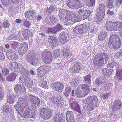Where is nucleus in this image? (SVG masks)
<instances>
[{
  "instance_id": "c9c22d12",
  "label": "nucleus",
  "mask_w": 122,
  "mask_h": 122,
  "mask_svg": "<svg viewBox=\"0 0 122 122\" xmlns=\"http://www.w3.org/2000/svg\"><path fill=\"white\" fill-rule=\"evenodd\" d=\"M75 2L74 8H78L82 7V4L79 1L76 0Z\"/></svg>"
},
{
  "instance_id": "39448f33",
  "label": "nucleus",
  "mask_w": 122,
  "mask_h": 122,
  "mask_svg": "<svg viewBox=\"0 0 122 122\" xmlns=\"http://www.w3.org/2000/svg\"><path fill=\"white\" fill-rule=\"evenodd\" d=\"M41 59L46 64L51 63L53 60L51 53L49 51L45 50L42 52Z\"/></svg>"
},
{
  "instance_id": "20e7f679",
  "label": "nucleus",
  "mask_w": 122,
  "mask_h": 122,
  "mask_svg": "<svg viewBox=\"0 0 122 122\" xmlns=\"http://www.w3.org/2000/svg\"><path fill=\"white\" fill-rule=\"evenodd\" d=\"M106 28L109 31H120L122 29V22H114L111 21H107L106 23Z\"/></svg>"
},
{
  "instance_id": "ea45409f",
  "label": "nucleus",
  "mask_w": 122,
  "mask_h": 122,
  "mask_svg": "<svg viewBox=\"0 0 122 122\" xmlns=\"http://www.w3.org/2000/svg\"><path fill=\"white\" fill-rule=\"evenodd\" d=\"M10 23L8 20H6L2 23V26L5 28H8L10 26Z\"/></svg>"
},
{
  "instance_id": "13d9d810",
  "label": "nucleus",
  "mask_w": 122,
  "mask_h": 122,
  "mask_svg": "<svg viewBox=\"0 0 122 122\" xmlns=\"http://www.w3.org/2000/svg\"><path fill=\"white\" fill-rule=\"evenodd\" d=\"M4 94L3 91L0 93V100H2L4 98Z\"/></svg>"
},
{
  "instance_id": "2eb2a0df",
  "label": "nucleus",
  "mask_w": 122,
  "mask_h": 122,
  "mask_svg": "<svg viewBox=\"0 0 122 122\" xmlns=\"http://www.w3.org/2000/svg\"><path fill=\"white\" fill-rule=\"evenodd\" d=\"M16 66L15 67L16 69V70H14V71L15 72L22 73V72H24L25 70V69L22 64L16 62Z\"/></svg>"
},
{
  "instance_id": "8fccbe9b",
  "label": "nucleus",
  "mask_w": 122,
  "mask_h": 122,
  "mask_svg": "<svg viewBox=\"0 0 122 122\" xmlns=\"http://www.w3.org/2000/svg\"><path fill=\"white\" fill-rule=\"evenodd\" d=\"M54 9V8L53 6H51L46 11L48 15L51 14V13L53 12Z\"/></svg>"
},
{
  "instance_id": "f257e3e1",
  "label": "nucleus",
  "mask_w": 122,
  "mask_h": 122,
  "mask_svg": "<svg viewBox=\"0 0 122 122\" xmlns=\"http://www.w3.org/2000/svg\"><path fill=\"white\" fill-rule=\"evenodd\" d=\"M18 100V102H17L14 106L16 111L18 112H20V115L22 117L25 118H30V114L29 111H25L24 112H23L26 106L23 99L19 98Z\"/></svg>"
},
{
  "instance_id": "6ab92c4d",
  "label": "nucleus",
  "mask_w": 122,
  "mask_h": 122,
  "mask_svg": "<svg viewBox=\"0 0 122 122\" xmlns=\"http://www.w3.org/2000/svg\"><path fill=\"white\" fill-rule=\"evenodd\" d=\"M31 32L28 29H24L23 30V36L25 39H27L30 37L31 35Z\"/></svg>"
},
{
  "instance_id": "09e8293b",
  "label": "nucleus",
  "mask_w": 122,
  "mask_h": 122,
  "mask_svg": "<svg viewBox=\"0 0 122 122\" xmlns=\"http://www.w3.org/2000/svg\"><path fill=\"white\" fill-rule=\"evenodd\" d=\"M9 70L8 69L5 68L3 69L2 73L4 76H7L9 75Z\"/></svg>"
},
{
  "instance_id": "a878e982",
  "label": "nucleus",
  "mask_w": 122,
  "mask_h": 122,
  "mask_svg": "<svg viewBox=\"0 0 122 122\" xmlns=\"http://www.w3.org/2000/svg\"><path fill=\"white\" fill-rule=\"evenodd\" d=\"M95 0H85V3L89 7H91L95 4Z\"/></svg>"
},
{
  "instance_id": "ddd939ff",
  "label": "nucleus",
  "mask_w": 122,
  "mask_h": 122,
  "mask_svg": "<svg viewBox=\"0 0 122 122\" xmlns=\"http://www.w3.org/2000/svg\"><path fill=\"white\" fill-rule=\"evenodd\" d=\"M78 87H81L82 89L83 90L84 96L86 95L90 92V87L87 84L80 85H79Z\"/></svg>"
},
{
  "instance_id": "2f4dec72",
  "label": "nucleus",
  "mask_w": 122,
  "mask_h": 122,
  "mask_svg": "<svg viewBox=\"0 0 122 122\" xmlns=\"http://www.w3.org/2000/svg\"><path fill=\"white\" fill-rule=\"evenodd\" d=\"M30 101L32 103H33L34 105H38L40 101L38 97H33V98H31Z\"/></svg>"
},
{
  "instance_id": "680f3d73",
  "label": "nucleus",
  "mask_w": 122,
  "mask_h": 122,
  "mask_svg": "<svg viewBox=\"0 0 122 122\" xmlns=\"http://www.w3.org/2000/svg\"><path fill=\"white\" fill-rule=\"evenodd\" d=\"M101 35H102L100 34V35L99 36L98 38L100 41H103L105 37H103L102 36H101Z\"/></svg>"
},
{
  "instance_id": "864d4df0",
  "label": "nucleus",
  "mask_w": 122,
  "mask_h": 122,
  "mask_svg": "<svg viewBox=\"0 0 122 122\" xmlns=\"http://www.w3.org/2000/svg\"><path fill=\"white\" fill-rule=\"evenodd\" d=\"M115 56L119 58L122 56V49L119 52H118L115 54Z\"/></svg>"
},
{
  "instance_id": "c85d7f7f",
  "label": "nucleus",
  "mask_w": 122,
  "mask_h": 122,
  "mask_svg": "<svg viewBox=\"0 0 122 122\" xmlns=\"http://www.w3.org/2000/svg\"><path fill=\"white\" fill-rule=\"evenodd\" d=\"M76 0H69L67 2V6L71 8H74Z\"/></svg>"
},
{
  "instance_id": "58836bf2",
  "label": "nucleus",
  "mask_w": 122,
  "mask_h": 122,
  "mask_svg": "<svg viewBox=\"0 0 122 122\" xmlns=\"http://www.w3.org/2000/svg\"><path fill=\"white\" fill-rule=\"evenodd\" d=\"M51 67L50 66H42L40 67V68H42L44 71L45 73L49 72L51 70Z\"/></svg>"
},
{
  "instance_id": "473e14b6",
  "label": "nucleus",
  "mask_w": 122,
  "mask_h": 122,
  "mask_svg": "<svg viewBox=\"0 0 122 122\" xmlns=\"http://www.w3.org/2000/svg\"><path fill=\"white\" fill-rule=\"evenodd\" d=\"M113 0H108L107 3V8L109 9L112 8L113 6Z\"/></svg>"
},
{
  "instance_id": "5fc2aeb1",
  "label": "nucleus",
  "mask_w": 122,
  "mask_h": 122,
  "mask_svg": "<svg viewBox=\"0 0 122 122\" xmlns=\"http://www.w3.org/2000/svg\"><path fill=\"white\" fill-rule=\"evenodd\" d=\"M115 63L113 62H110L108 65L107 67L109 68H113L114 67Z\"/></svg>"
},
{
  "instance_id": "bb28decb",
  "label": "nucleus",
  "mask_w": 122,
  "mask_h": 122,
  "mask_svg": "<svg viewBox=\"0 0 122 122\" xmlns=\"http://www.w3.org/2000/svg\"><path fill=\"white\" fill-rule=\"evenodd\" d=\"M25 86L26 87L30 88L32 86L33 82L30 78H27L25 80Z\"/></svg>"
},
{
  "instance_id": "f8f14e48",
  "label": "nucleus",
  "mask_w": 122,
  "mask_h": 122,
  "mask_svg": "<svg viewBox=\"0 0 122 122\" xmlns=\"http://www.w3.org/2000/svg\"><path fill=\"white\" fill-rule=\"evenodd\" d=\"M66 117L67 122H75L74 114L71 111H68L66 113Z\"/></svg>"
},
{
  "instance_id": "e433bc0d",
  "label": "nucleus",
  "mask_w": 122,
  "mask_h": 122,
  "mask_svg": "<svg viewBox=\"0 0 122 122\" xmlns=\"http://www.w3.org/2000/svg\"><path fill=\"white\" fill-rule=\"evenodd\" d=\"M114 104L116 105L118 109H120L122 106V104L121 101L118 100H116L114 101Z\"/></svg>"
},
{
  "instance_id": "c03bdc74",
  "label": "nucleus",
  "mask_w": 122,
  "mask_h": 122,
  "mask_svg": "<svg viewBox=\"0 0 122 122\" xmlns=\"http://www.w3.org/2000/svg\"><path fill=\"white\" fill-rule=\"evenodd\" d=\"M91 75L89 74L84 77L85 81H87V83L89 84H90L91 83Z\"/></svg>"
},
{
  "instance_id": "79ce46f5",
  "label": "nucleus",
  "mask_w": 122,
  "mask_h": 122,
  "mask_svg": "<svg viewBox=\"0 0 122 122\" xmlns=\"http://www.w3.org/2000/svg\"><path fill=\"white\" fill-rule=\"evenodd\" d=\"M35 13V12L31 10L30 11H27L25 13V18H27L30 17L32 14Z\"/></svg>"
},
{
  "instance_id": "37998d69",
  "label": "nucleus",
  "mask_w": 122,
  "mask_h": 122,
  "mask_svg": "<svg viewBox=\"0 0 122 122\" xmlns=\"http://www.w3.org/2000/svg\"><path fill=\"white\" fill-rule=\"evenodd\" d=\"M14 90L15 92H19L21 90V84H17L15 85V86Z\"/></svg>"
},
{
  "instance_id": "4c0bfd02",
  "label": "nucleus",
  "mask_w": 122,
  "mask_h": 122,
  "mask_svg": "<svg viewBox=\"0 0 122 122\" xmlns=\"http://www.w3.org/2000/svg\"><path fill=\"white\" fill-rule=\"evenodd\" d=\"M91 12L89 10H85L83 13V17L85 19H87L90 15Z\"/></svg>"
},
{
  "instance_id": "412c9836",
  "label": "nucleus",
  "mask_w": 122,
  "mask_h": 122,
  "mask_svg": "<svg viewBox=\"0 0 122 122\" xmlns=\"http://www.w3.org/2000/svg\"><path fill=\"white\" fill-rule=\"evenodd\" d=\"M99 13L101 14H104L105 11V6L102 3H101L99 4Z\"/></svg>"
},
{
  "instance_id": "1a4fd4ad",
  "label": "nucleus",
  "mask_w": 122,
  "mask_h": 122,
  "mask_svg": "<svg viewBox=\"0 0 122 122\" xmlns=\"http://www.w3.org/2000/svg\"><path fill=\"white\" fill-rule=\"evenodd\" d=\"M28 47V45L27 43L25 42L21 43L18 51L19 54L22 55L25 53L27 51Z\"/></svg>"
},
{
  "instance_id": "a211bd4d",
  "label": "nucleus",
  "mask_w": 122,
  "mask_h": 122,
  "mask_svg": "<svg viewBox=\"0 0 122 122\" xmlns=\"http://www.w3.org/2000/svg\"><path fill=\"white\" fill-rule=\"evenodd\" d=\"M116 75L117 79L120 80H122V69H119L118 67H116Z\"/></svg>"
},
{
  "instance_id": "4d7b16f0",
  "label": "nucleus",
  "mask_w": 122,
  "mask_h": 122,
  "mask_svg": "<svg viewBox=\"0 0 122 122\" xmlns=\"http://www.w3.org/2000/svg\"><path fill=\"white\" fill-rule=\"evenodd\" d=\"M81 70V67L79 65H78L77 66V67H76V68L75 69V73H78L79 72V71H80Z\"/></svg>"
},
{
  "instance_id": "f704fd0d",
  "label": "nucleus",
  "mask_w": 122,
  "mask_h": 122,
  "mask_svg": "<svg viewBox=\"0 0 122 122\" xmlns=\"http://www.w3.org/2000/svg\"><path fill=\"white\" fill-rule=\"evenodd\" d=\"M71 88L69 87H67L65 89L64 95L66 97H68L69 96L71 92Z\"/></svg>"
},
{
  "instance_id": "0eeeda50",
  "label": "nucleus",
  "mask_w": 122,
  "mask_h": 122,
  "mask_svg": "<svg viewBox=\"0 0 122 122\" xmlns=\"http://www.w3.org/2000/svg\"><path fill=\"white\" fill-rule=\"evenodd\" d=\"M41 117L46 120H48L52 116V112L47 109L42 108L41 109L40 112Z\"/></svg>"
},
{
  "instance_id": "de8ad7c7",
  "label": "nucleus",
  "mask_w": 122,
  "mask_h": 122,
  "mask_svg": "<svg viewBox=\"0 0 122 122\" xmlns=\"http://www.w3.org/2000/svg\"><path fill=\"white\" fill-rule=\"evenodd\" d=\"M84 11V10L82 9H79L78 11V15H79L78 17L79 18L83 16Z\"/></svg>"
},
{
  "instance_id": "603ef678",
  "label": "nucleus",
  "mask_w": 122,
  "mask_h": 122,
  "mask_svg": "<svg viewBox=\"0 0 122 122\" xmlns=\"http://www.w3.org/2000/svg\"><path fill=\"white\" fill-rule=\"evenodd\" d=\"M31 25L30 23L27 20L24 21L23 25L27 27H29Z\"/></svg>"
},
{
  "instance_id": "cd10ccee",
  "label": "nucleus",
  "mask_w": 122,
  "mask_h": 122,
  "mask_svg": "<svg viewBox=\"0 0 122 122\" xmlns=\"http://www.w3.org/2000/svg\"><path fill=\"white\" fill-rule=\"evenodd\" d=\"M37 73L39 77L41 78L45 74L44 71L42 68L39 67L37 70Z\"/></svg>"
},
{
  "instance_id": "393cba45",
  "label": "nucleus",
  "mask_w": 122,
  "mask_h": 122,
  "mask_svg": "<svg viewBox=\"0 0 122 122\" xmlns=\"http://www.w3.org/2000/svg\"><path fill=\"white\" fill-rule=\"evenodd\" d=\"M76 97L78 98H81L85 96H84V95H83L82 91L80 90V87H78L76 90Z\"/></svg>"
},
{
  "instance_id": "a19ab883",
  "label": "nucleus",
  "mask_w": 122,
  "mask_h": 122,
  "mask_svg": "<svg viewBox=\"0 0 122 122\" xmlns=\"http://www.w3.org/2000/svg\"><path fill=\"white\" fill-rule=\"evenodd\" d=\"M13 96L11 95L7 96V101L9 104H11L13 103L14 99L13 98Z\"/></svg>"
},
{
  "instance_id": "b1692460",
  "label": "nucleus",
  "mask_w": 122,
  "mask_h": 122,
  "mask_svg": "<svg viewBox=\"0 0 122 122\" xmlns=\"http://www.w3.org/2000/svg\"><path fill=\"white\" fill-rule=\"evenodd\" d=\"M60 42L63 44H64L67 42L68 39L66 35L64 34H61L60 35Z\"/></svg>"
},
{
  "instance_id": "dca6fc26",
  "label": "nucleus",
  "mask_w": 122,
  "mask_h": 122,
  "mask_svg": "<svg viewBox=\"0 0 122 122\" xmlns=\"http://www.w3.org/2000/svg\"><path fill=\"white\" fill-rule=\"evenodd\" d=\"M63 116L59 113H57L55 115L53 118L55 122H62Z\"/></svg>"
},
{
  "instance_id": "5701e85b",
  "label": "nucleus",
  "mask_w": 122,
  "mask_h": 122,
  "mask_svg": "<svg viewBox=\"0 0 122 122\" xmlns=\"http://www.w3.org/2000/svg\"><path fill=\"white\" fill-rule=\"evenodd\" d=\"M51 39L50 40L51 43L52 47H53L57 45V39L55 37L53 36L52 35L50 36Z\"/></svg>"
},
{
  "instance_id": "6e6552de",
  "label": "nucleus",
  "mask_w": 122,
  "mask_h": 122,
  "mask_svg": "<svg viewBox=\"0 0 122 122\" xmlns=\"http://www.w3.org/2000/svg\"><path fill=\"white\" fill-rule=\"evenodd\" d=\"M52 88L54 91L61 92L63 90L64 86L63 84L61 82H55L51 84Z\"/></svg>"
},
{
  "instance_id": "4468645a",
  "label": "nucleus",
  "mask_w": 122,
  "mask_h": 122,
  "mask_svg": "<svg viewBox=\"0 0 122 122\" xmlns=\"http://www.w3.org/2000/svg\"><path fill=\"white\" fill-rule=\"evenodd\" d=\"M71 106L72 108L74 110L79 113H81V111L78 104L76 102H73L71 103Z\"/></svg>"
},
{
  "instance_id": "9d476101",
  "label": "nucleus",
  "mask_w": 122,
  "mask_h": 122,
  "mask_svg": "<svg viewBox=\"0 0 122 122\" xmlns=\"http://www.w3.org/2000/svg\"><path fill=\"white\" fill-rule=\"evenodd\" d=\"M39 56L37 55H33L32 56L27 57L26 60L28 62H30L31 64L34 65L36 64L38 61V59Z\"/></svg>"
},
{
  "instance_id": "e2e57ef3",
  "label": "nucleus",
  "mask_w": 122,
  "mask_h": 122,
  "mask_svg": "<svg viewBox=\"0 0 122 122\" xmlns=\"http://www.w3.org/2000/svg\"><path fill=\"white\" fill-rule=\"evenodd\" d=\"M116 105L114 104V105H113L112 106V111H116L117 109H118L116 107H117Z\"/></svg>"
},
{
  "instance_id": "3c124183",
  "label": "nucleus",
  "mask_w": 122,
  "mask_h": 122,
  "mask_svg": "<svg viewBox=\"0 0 122 122\" xmlns=\"http://www.w3.org/2000/svg\"><path fill=\"white\" fill-rule=\"evenodd\" d=\"M95 97L94 96H91L87 99V100L90 101L91 103L92 104L93 102L95 101Z\"/></svg>"
},
{
  "instance_id": "4be33fe9",
  "label": "nucleus",
  "mask_w": 122,
  "mask_h": 122,
  "mask_svg": "<svg viewBox=\"0 0 122 122\" xmlns=\"http://www.w3.org/2000/svg\"><path fill=\"white\" fill-rule=\"evenodd\" d=\"M62 54L63 57L65 58H68L69 57L70 55L71 54L70 53L69 50L67 48L64 49L63 50Z\"/></svg>"
},
{
  "instance_id": "bf43d9fd",
  "label": "nucleus",
  "mask_w": 122,
  "mask_h": 122,
  "mask_svg": "<svg viewBox=\"0 0 122 122\" xmlns=\"http://www.w3.org/2000/svg\"><path fill=\"white\" fill-rule=\"evenodd\" d=\"M62 27V26L60 25V24H58L55 27L56 28V29L57 30V31H58L61 30Z\"/></svg>"
},
{
  "instance_id": "338daca9",
  "label": "nucleus",
  "mask_w": 122,
  "mask_h": 122,
  "mask_svg": "<svg viewBox=\"0 0 122 122\" xmlns=\"http://www.w3.org/2000/svg\"><path fill=\"white\" fill-rule=\"evenodd\" d=\"M15 21L17 23H21L22 20L20 19L19 18L18 19H16L15 20Z\"/></svg>"
},
{
  "instance_id": "f03ea898",
  "label": "nucleus",
  "mask_w": 122,
  "mask_h": 122,
  "mask_svg": "<svg viewBox=\"0 0 122 122\" xmlns=\"http://www.w3.org/2000/svg\"><path fill=\"white\" fill-rule=\"evenodd\" d=\"M106 61L108 59V56L106 53H100L95 55L93 59V63L95 66H101L104 64V60Z\"/></svg>"
},
{
  "instance_id": "774afa93",
  "label": "nucleus",
  "mask_w": 122,
  "mask_h": 122,
  "mask_svg": "<svg viewBox=\"0 0 122 122\" xmlns=\"http://www.w3.org/2000/svg\"><path fill=\"white\" fill-rule=\"evenodd\" d=\"M101 34V36L103 37H105L106 36V34L105 32H104L103 31L101 32L99 34V35Z\"/></svg>"
},
{
  "instance_id": "052dcab7",
  "label": "nucleus",
  "mask_w": 122,
  "mask_h": 122,
  "mask_svg": "<svg viewBox=\"0 0 122 122\" xmlns=\"http://www.w3.org/2000/svg\"><path fill=\"white\" fill-rule=\"evenodd\" d=\"M52 28H48L47 30L46 31V32L47 33H52L53 30Z\"/></svg>"
},
{
  "instance_id": "69168bd1",
  "label": "nucleus",
  "mask_w": 122,
  "mask_h": 122,
  "mask_svg": "<svg viewBox=\"0 0 122 122\" xmlns=\"http://www.w3.org/2000/svg\"><path fill=\"white\" fill-rule=\"evenodd\" d=\"M5 56L3 55L2 53H0V59L1 60L3 59H5Z\"/></svg>"
},
{
  "instance_id": "f3484780",
  "label": "nucleus",
  "mask_w": 122,
  "mask_h": 122,
  "mask_svg": "<svg viewBox=\"0 0 122 122\" xmlns=\"http://www.w3.org/2000/svg\"><path fill=\"white\" fill-rule=\"evenodd\" d=\"M7 56L9 59L10 60H16L18 58V56L14 51L10 52Z\"/></svg>"
},
{
  "instance_id": "6e6d98bb",
  "label": "nucleus",
  "mask_w": 122,
  "mask_h": 122,
  "mask_svg": "<svg viewBox=\"0 0 122 122\" xmlns=\"http://www.w3.org/2000/svg\"><path fill=\"white\" fill-rule=\"evenodd\" d=\"M109 93H108L107 94H102L101 96L102 97L104 98L107 99L108 98L109 96Z\"/></svg>"
},
{
  "instance_id": "7c9ffc66",
  "label": "nucleus",
  "mask_w": 122,
  "mask_h": 122,
  "mask_svg": "<svg viewBox=\"0 0 122 122\" xmlns=\"http://www.w3.org/2000/svg\"><path fill=\"white\" fill-rule=\"evenodd\" d=\"M39 84L43 88H48V86L46 81V80H44L43 78L41 79V80Z\"/></svg>"
},
{
  "instance_id": "0e129e2a",
  "label": "nucleus",
  "mask_w": 122,
  "mask_h": 122,
  "mask_svg": "<svg viewBox=\"0 0 122 122\" xmlns=\"http://www.w3.org/2000/svg\"><path fill=\"white\" fill-rule=\"evenodd\" d=\"M62 10H60L58 15L59 16L61 17V19L62 18V16H63L62 15H64L62 14Z\"/></svg>"
},
{
  "instance_id": "72a5a7b5",
  "label": "nucleus",
  "mask_w": 122,
  "mask_h": 122,
  "mask_svg": "<svg viewBox=\"0 0 122 122\" xmlns=\"http://www.w3.org/2000/svg\"><path fill=\"white\" fill-rule=\"evenodd\" d=\"M60 52V50L58 49L55 50L53 52V55L54 57L57 58L59 57Z\"/></svg>"
},
{
  "instance_id": "9b49d317",
  "label": "nucleus",
  "mask_w": 122,
  "mask_h": 122,
  "mask_svg": "<svg viewBox=\"0 0 122 122\" xmlns=\"http://www.w3.org/2000/svg\"><path fill=\"white\" fill-rule=\"evenodd\" d=\"M86 26L83 25H79L75 27L73 29V31L76 33H80L82 34L84 33L86 30Z\"/></svg>"
},
{
  "instance_id": "49530a36",
  "label": "nucleus",
  "mask_w": 122,
  "mask_h": 122,
  "mask_svg": "<svg viewBox=\"0 0 122 122\" xmlns=\"http://www.w3.org/2000/svg\"><path fill=\"white\" fill-rule=\"evenodd\" d=\"M16 66V62H13L10 63L9 64V66L10 69L14 71V70H16V69L15 67Z\"/></svg>"
},
{
  "instance_id": "aec40b11",
  "label": "nucleus",
  "mask_w": 122,
  "mask_h": 122,
  "mask_svg": "<svg viewBox=\"0 0 122 122\" xmlns=\"http://www.w3.org/2000/svg\"><path fill=\"white\" fill-rule=\"evenodd\" d=\"M102 71L103 74L109 76L111 75L113 71V70L105 68L102 70Z\"/></svg>"
},
{
  "instance_id": "423d86ee",
  "label": "nucleus",
  "mask_w": 122,
  "mask_h": 122,
  "mask_svg": "<svg viewBox=\"0 0 122 122\" xmlns=\"http://www.w3.org/2000/svg\"><path fill=\"white\" fill-rule=\"evenodd\" d=\"M78 17H77L75 14H72L71 15H66L63 19L62 22L64 24L66 25H69L70 23L72 24V22L74 23L79 21L80 19Z\"/></svg>"
},
{
  "instance_id": "7ed1b4c3",
  "label": "nucleus",
  "mask_w": 122,
  "mask_h": 122,
  "mask_svg": "<svg viewBox=\"0 0 122 122\" xmlns=\"http://www.w3.org/2000/svg\"><path fill=\"white\" fill-rule=\"evenodd\" d=\"M121 45V41L118 36L113 34L110 36L108 42L109 48L111 49L113 48L115 49H117L120 48Z\"/></svg>"
},
{
  "instance_id": "a18cd8bd",
  "label": "nucleus",
  "mask_w": 122,
  "mask_h": 122,
  "mask_svg": "<svg viewBox=\"0 0 122 122\" xmlns=\"http://www.w3.org/2000/svg\"><path fill=\"white\" fill-rule=\"evenodd\" d=\"M19 43L18 42L13 41L11 44V47L14 49H15L18 46Z\"/></svg>"
},
{
  "instance_id": "c756f323",
  "label": "nucleus",
  "mask_w": 122,
  "mask_h": 122,
  "mask_svg": "<svg viewBox=\"0 0 122 122\" xmlns=\"http://www.w3.org/2000/svg\"><path fill=\"white\" fill-rule=\"evenodd\" d=\"M8 78L10 81H13L17 77V75L15 73H11L8 76Z\"/></svg>"
}]
</instances>
